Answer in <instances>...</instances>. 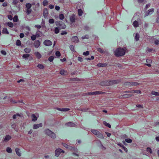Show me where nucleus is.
Here are the masks:
<instances>
[{"mask_svg": "<svg viewBox=\"0 0 159 159\" xmlns=\"http://www.w3.org/2000/svg\"><path fill=\"white\" fill-rule=\"evenodd\" d=\"M120 81L118 80H112L103 81L100 83V85L101 86L109 85L113 84H117Z\"/></svg>", "mask_w": 159, "mask_h": 159, "instance_id": "1", "label": "nucleus"}, {"mask_svg": "<svg viewBox=\"0 0 159 159\" xmlns=\"http://www.w3.org/2000/svg\"><path fill=\"white\" fill-rule=\"evenodd\" d=\"M115 55L117 57L121 56L125 53V50L123 48H118L114 51Z\"/></svg>", "mask_w": 159, "mask_h": 159, "instance_id": "2", "label": "nucleus"}, {"mask_svg": "<svg viewBox=\"0 0 159 159\" xmlns=\"http://www.w3.org/2000/svg\"><path fill=\"white\" fill-rule=\"evenodd\" d=\"M91 131L92 133L96 135L97 137H98L99 138L101 139L103 138V137L102 134L98 130L95 129H92L91 130Z\"/></svg>", "mask_w": 159, "mask_h": 159, "instance_id": "3", "label": "nucleus"}, {"mask_svg": "<svg viewBox=\"0 0 159 159\" xmlns=\"http://www.w3.org/2000/svg\"><path fill=\"white\" fill-rule=\"evenodd\" d=\"M44 132L46 134L52 138L54 139L56 137L55 134L48 129H46Z\"/></svg>", "mask_w": 159, "mask_h": 159, "instance_id": "4", "label": "nucleus"}, {"mask_svg": "<svg viewBox=\"0 0 159 159\" xmlns=\"http://www.w3.org/2000/svg\"><path fill=\"white\" fill-rule=\"evenodd\" d=\"M64 151L60 148L57 149L55 151V155L58 157L61 153H64Z\"/></svg>", "mask_w": 159, "mask_h": 159, "instance_id": "5", "label": "nucleus"}, {"mask_svg": "<svg viewBox=\"0 0 159 159\" xmlns=\"http://www.w3.org/2000/svg\"><path fill=\"white\" fill-rule=\"evenodd\" d=\"M52 41L49 40H46L43 42V44L46 46H50L52 45Z\"/></svg>", "mask_w": 159, "mask_h": 159, "instance_id": "6", "label": "nucleus"}, {"mask_svg": "<svg viewBox=\"0 0 159 159\" xmlns=\"http://www.w3.org/2000/svg\"><path fill=\"white\" fill-rule=\"evenodd\" d=\"M41 44V42L38 40H37L34 42V45L36 48H38L39 47Z\"/></svg>", "mask_w": 159, "mask_h": 159, "instance_id": "7", "label": "nucleus"}, {"mask_svg": "<svg viewBox=\"0 0 159 159\" xmlns=\"http://www.w3.org/2000/svg\"><path fill=\"white\" fill-rule=\"evenodd\" d=\"M154 8H151L147 11L145 12V16H148L149 15L152 14L154 12Z\"/></svg>", "mask_w": 159, "mask_h": 159, "instance_id": "8", "label": "nucleus"}, {"mask_svg": "<svg viewBox=\"0 0 159 159\" xmlns=\"http://www.w3.org/2000/svg\"><path fill=\"white\" fill-rule=\"evenodd\" d=\"M88 93L89 95H98L99 94H102L103 93V92L101 91H95L89 92Z\"/></svg>", "mask_w": 159, "mask_h": 159, "instance_id": "9", "label": "nucleus"}, {"mask_svg": "<svg viewBox=\"0 0 159 159\" xmlns=\"http://www.w3.org/2000/svg\"><path fill=\"white\" fill-rule=\"evenodd\" d=\"M71 40L74 43H77L79 42V40L77 36H73L71 38Z\"/></svg>", "mask_w": 159, "mask_h": 159, "instance_id": "10", "label": "nucleus"}, {"mask_svg": "<svg viewBox=\"0 0 159 159\" xmlns=\"http://www.w3.org/2000/svg\"><path fill=\"white\" fill-rule=\"evenodd\" d=\"M65 125L69 127H76V125L74 123L71 122H69L65 124Z\"/></svg>", "mask_w": 159, "mask_h": 159, "instance_id": "11", "label": "nucleus"}, {"mask_svg": "<svg viewBox=\"0 0 159 159\" xmlns=\"http://www.w3.org/2000/svg\"><path fill=\"white\" fill-rule=\"evenodd\" d=\"M11 136L7 135H6L5 138L3 139V141L4 142L8 141L10 139H11Z\"/></svg>", "mask_w": 159, "mask_h": 159, "instance_id": "12", "label": "nucleus"}, {"mask_svg": "<svg viewBox=\"0 0 159 159\" xmlns=\"http://www.w3.org/2000/svg\"><path fill=\"white\" fill-rule=\"evenodd\" d=\"M70 21L71 23H74L75 21V16L74 14H73L70 18Z\"/></svg>", "mask_w": 159, "mask_h": 159, "instance_id": "13", "label": "nucleus"}, {"mask_svg": "<svg viewBox=\"0 0 159 159\" xmlns=\"http://www.w3.org/2000/svg\"><path fill=\"white\" fill-rule=\"evenodd\" d=\"M42 123H39L38 124H34L33 125V128L34 129H37L39 127L42 126Z\"/></svg>", "mask_w": 159, "mask_h": 159, "instance_id": "14", "label": "nucleus"}, {"mask_svg": "<svg viewBox=\"0 0 159 159\" xmlns=\"http://www.w3.org/2000/svg\"><path fill=\"white\" fill-rule=\"evenodd\" d=\"M34 54L36 57L38 59H39L41 58V55L39 52H35L34 53Z\"/></svg>", "mask_w": 159, "mask_h": 159, "instance_id": "15", "label": "nucleus"}, {"mask_svg": "<svg viewBox=\"0 0 159 159\" xmlns=\"http://www.w3.org/2000/svg\"><path fill=\"white\" fill-rule=\"evenodd\" d=\"M59 27L61 29H65L66 27V25L63 22L61 21Z\"/></svg>", "mask_w": 159, "mask_h": 159, "instance_id": "16", "label": "nucleus"}, {"mask_svg": "<svg viewBox=\"0 0 159 159\" xmlns=\"http://www.w3.org/2000/svg\"><path fill=\"white\" fill-rule=\"evenodd\" d=\"M107 66V64L106 63H99L97 65V66L99 67H106Z\"/></svg>", "mask_w": 159, "mask_h": 159, "instance_id": "17", "label": "nucleus"}, {"mask_svg": "<svg viewBox=\"0 0 159 159\" xmlns=\"http://www.w3.org/2000/svg\"><path fill=\"white\" fill-rule=\"evenodd\" d=\"M48 14V11L47 8H45L43 10V15L44 17H46Z\"/></svg>", "mask_w": 159, "mask_h": 159, "instance_id": "18", "label": "nucleus"}, {"mask_svg": "<svg viewBox=\"0 0 159 159\" xmlns=\"http://www.w3.org/2000/svg\"><path fill=\"white\" fill-rule=\"evenodd\" d=\"M128 84L130 85L137 86L139 85V83L134 82H130L128 83Z\"/></svg>", "mask_w": 159, "mask_h": 159, "instance_id": "19", "label": "nucleus"}, {"mask_svg": "<svg viewBox=\"0 0 159 159\" xmlns=\"http://www.w3.org/2000/svg\"><path fill=\"white\" fill-rule=\"evenodd\" d=\"M2 33L3 34H9V32H8L7 29L6 28H3Z\"/></svg>", "mask_w": 159, "mask_h": 159, "instance_id": "20", "label": "nucleus"}, {"mask_svg": "<svg viewBox=\"0 0 159 159\" xmlns=\"http://www.w3.org/2000/svg\"><path fill=\"white\" fill-rule=\"evenodd\" d=\"M20 149L18 148H16L15 149V151L16 153V154L19 156H21V153L20 152Z\"/></svg>", "mask_w": 159, "mask_h": 159, "instance_id": "21", "label": "nucleus"}, {"mask_svg": "<svg viewBox=\"0 0 159 159\" xmlns=\"http://www.w3.org/2000/svg\"><path fill=\"white\" fill-rule=\"evenodd\" d=\"M42 34V33L41 32L39 31V30H38L37 31L35 35L37 37H39L41 36Z\"/></svg>", "mask_w": 159, "mask_h": 159, "instance_id": "22", "label": "nucleus"}, {"mask_svg": "<svg viewBox=\"0 0 159 159\" xmlns=\"http://www.w3.org/2000/svg\"><path fill=\"white\" fill-rule=\"evenodd\" d=\"M133 25L134 27L136 28L139 26V23L137 21L135 20L133 23Z\"/></svg>", "mask_w": 159, "mask_h": 159, "instance_id": "23", "label": "nucleus"}, {"mask_svg": "<svg viewBox=\"0 0 159 159\" xmlns=\"http://www.w3.org/2000/svg\"><path fill=\"white\" fill-rule=\"evenodd\" d=\"M31 49L29 48H26L24 49V51L27 53H28L30 52Z\"/></svg>", "mask_w": 159, "mask_h": 159, "instance_id": "24", "label": "nucleus"}, {"mask_svg": "<svg viewBox=\"0 0 159 159\" xmlns=\"http://www.w3.org/2000/svg\"><path fill=\"white\" fill-rule=\"evenodd\" d=\"M32 120L34 121H35L37 120V118L36 116L34 114H33L32 115Z\"/></svg>", "mask_w": 159, "mask_h": 159, "instance_id": "25", "label": "nucleus"}, {"mask_svg": "<svg viewBox=\"0 0 159 159\" xmlns=\"http://www.w3.org/2000/svg\"><path fill=\"white\" fill-rule=\"evenodd\" d=\"M30 56V54H24L22 56L23 58H25V60H27V58Z\"/></svg>", "mask_w": 159, "mask_h": 159, "instance_id": "26", "label": "nucleus"}, {"mask_svg": "<svg viewBox=\"0 0 159 159\" xmlns=\"http://www.w3.org/2000/svg\"><path fill=\"white\" fill-rule=\"evenodd\" d=\"M25 6L27 9H29L31 7L32 5L30 3H28L26 4Z\"/></svg>", "mask_w": 159, "mask_h": 159, "instance_id": "27", "label": "nucleus"}, {"mask_svg": "<svg viewBox=\"0 0 159 159\" xmlns=\"http://www.w3.org/2000/svg\"><path fill=\"white\" fill-rule=\"evenodd\" d=\"M103 124L106 126L108 127L109 128H111V125L108 123H107L105 121H104L103 122Z\"/></svg>", "mask_w": 159, "mask_h": 159, "instance_id": "28", "label": "nucleus"}, {"mask_svg": "<svg viewBox=\"0 0 159 159\" xmlns=\"http://www.w3.org/2000/svg\"><path fill=\"white\" fill-rule=\"evenodd\" d=\"M59 18L60 20H63L64 18V14H60L59 16Z\"/></svg>", "mask_w": 159, "mask_h": 159, "instance_id": "29", "label": "nucleus"}, {"mask_svg": "<svg viewBox=\"0 0 159 159\" xmlns=\"http://www.w3.org/2000/svg\"><path fill=\"white\" fill-rule=\"evenodd\" d=\"M151 94L152 95H154L157 96H159V93L157 92H156L154 91H152L151 93Z\"/></svg>", "mask_w": 159, "mask_h": 159, "instance_id": "30", "label": "nucleus"}, {"mask_svg": "<svg viewBox=\"0 0 159 159\" xmlns=\"http://www.w3.org/2000/svg\"><path fill=\"white\" fill-rule=\"evenodd\" d=\"M7 25L11 28H12L13 27V24L11 22H9L7 23Z\"/></svg>", "mask_w": 159, "mask_h": 159, "instance_id": "31", "label": "nucleus"}, {"mask_svg": "<svg viewBox=\"0 0 159 159\" xmlns=\"http://www.w3.org/2000/svg\"><path fill=\"white\" fill-rule=\"evenodd\" d=\"M18 20V16L16 15L15 16L13 19V21L14 22H17Z\"/></svg>", "mask_w": 159, "mask_h": 159, "instance_id": "32", "label": "nucleus"}, {"mask_svg": "<svg viewBox=\"0 0 159 159\" xmlns=\"http://www.w3.org/2000/svg\"><path fill=\"white\" fill-rule=\"evenodd\" d=\"M130 93H140L141 92V91L139 90H132L130 91Z\"/></svg>", "mask_w": 159, "mask_h": 159, "instance_id": "33", "label": "nucleus"}, {"mask_svg": "<svg viewBox=\"0 0 159 159\" xmlns=\"http://www.w3.org/2000/svg\"><path fill=\"white\" fill-rule=\"evenodd\" d=\"M67 72L65 71L64 70H61L60 71V73L61 75H66Z\"/></svg>", "mask_w": 159, "mask_h": 159, "instance_id": "34", "label": "nucleus"}, {"mask_svg": "<svg viewBox=\"0 0 159 159\" xmlns=\"http://www.w3.org/2000/svg\"><path fill=\"white\" fill-rule=\"evenodd\" d=\"M60 30L58 27H55L54 28V32L56 34H58Z\"/></svg>", "mask_w": 159, "mask_h": 159, "instance_id": "35", "label": "nucleus"}, {"mask_svg": "<svg viewBox=\"0 0 159 159\" xmlns=\"http://www.w3.org/2000/svg\"><path fill=\"white\" fill-rule=\"evenodd\" d=\"M48 2L47 0H44L43 2V5L44 6H46L48 5Z\"/></svg>", "mask_w": 159, "mask_h": 159, "instance_id": "36", "label": "nucleus"}, {"mask_svg": "<svg viewBox=\"0 0 159 159\" xmlns=\"http://www.w3.org/2000/svg\"><path fill=\"white\" fill-rule=\"evenodd\" d=\"M83 12L81 9H79L78 10V14L80 16H81L82 15Z\"/></svg>", "mask_w": 159, "mask_h": 159, "instance_id": "37", "label": "nucleus"}, {"mask_svg": "<svg viewBox=\"0 0 159 159\" xmlns=\"http://www.w3.org/2000/svg\"><path fill=\"white\" fill-rule=\"evenodd\" d=\"M139 34L138 33L136 34V35L135 37V39L136 41H138V40H139Z\"/></svg>", "mask_w": 159, "mask_h": 159, "instance_id": "38", "label": "nucleus"}, {"mask_svg": "<svg viewBox=\"0 0 159 159\" xmlns=\"http://www.w3.org/2000/svg\"><path fill=\"white\" fill-rule=\"evenodd\" d=\"M21 41L19 40H17L16 42V45L17 46H20L21 45Z\"/></svg>", "mask_w": 159, "mask_h": 159, "instance_id": "39", "label": "nucleus"}, {"mask_svg": "<svg viewBox=\"0 0 159 159\" xmlns=\"http://www.w3.org/2000/svg\"><path fill=\"white\" fill-rule=\"evenodd\" d=\"M70 50L72 52H74L75 51V47L73 45H71L70 46Z\"/></svg>", "mask_w": 159, "mask_h": 159, "instance_id": "40", "label": "nucleus"}, {"mask_svg": "<svg viewBox=\"0 0 159 159\" xmlns=\"http://www.w3.org/2000/svg\"><path fill=\"white\" fill-rule=\"evenodd\" d=\"M7 152L9 153L12 152V150L11 148L9 147H7L6 149Z\"/></svg>", "mask_w": 159, "mask_h": 159, "instance_id": "41", "label": "nucleus"}, {"mask_svg": "<svg viewBox=\"0 0 159 159\" xmlns=\"http://www.w3.org/2000/svg\"><path fill=\"white\" fill-rule=\"evenodd\" d=\"M147 51L149 52H151L152 51L154 52L155 51V50L153 48H147Z\"/></svg>", "mask_w": 159, "mask_h": 159, "instance_id": "42", "label": "nucleus"}, {"mask_svg": "<svg viewBox=\"0 0 159 159\" xmlns=\"http://www.w3.org/2000/svg\"><path fill=\"white\" fill-rule=\"evenodd\" d=\"M54 59V57L53 56H50L48 59V61L50 62H52L53 61Z\"/></svg>", "mask_w": 159, "mask_h": 159, "instance_id": "43", "label": "nucleus"}, {"mask_svg": "<svg viewBox=\"0 0 159 159\" xmlns=\"http://www.w3.org/2000/svg\"><path fill=\"white\" fill-rule=\"evenodd\" d=\"M48 22L49 24H53L55 22V21L53 19H50L48 20Z\"/></svg>", "mask_w": 159, "mask_h": 159, "instance_id": "44", "label": "nucleus"}, {"mask_svg": "<svg viewBox=\"0 0 159 159\" xmlns=\"http://www.w3.org/2000/svg\"><path fill=\"white\" fill-rule=\"evenodd\" d=\"M37 66L40 69H43L44 68V66L42 64H38Z\"/></svg>", "mask_w": 159, "mask_h": 159, "instance_id": "45", "label": "nucleus"}, {"mask_svg": "<svg viewBox=\"0 0 159 159\" xmlns=\"http://www.w3.org/2000/svg\"><path fill=\"white\" fill-rule=\"evenodd\" d=\"M32 11V10L31 9H27L26 11V14L29 15L31 13Z\"/></svg>", "mask_w": 159, "mask_h": 159, "instance_id": "46", "label": "nucleus"}, {"mask_svg": "<svg viewBox=\"0 0 159 159\" xmlns=\"http://www.w3.org/2000/svg\"><path fill=\"white\" fill-rule=\"evenodd\" d=\"M70 110V109L68 108H61V111H67Z\"/></svg>", "mask_w": 159, "mask_h": 159, "instance_id": "47", "label": "nucleus"}, {"mask_svg": "<svg viewBox=\"0 0 159 159\" xmlns=\"http://www.w3.org/2000/svg\"><path fill=\"white\" fill-rule=\"evenodd\" d=\"M146 151L148 152L152 153V149L149 147H148L147 148Z\"/></svg>", "mask_w": 159, "mask_h": 159, "instance_id": "48", "label": "nucleus"}, {"mask_svg": "<svg viewBox=\"0 0 159 159\" xmlns=\"http://www.w3.org/2000/svg\"><path fill=\"white\" fill-rule=\"evenodd\" d=\"M36 37H37L35 35H32L31 36V39L33 40H35L36 39Z\"/></svg>", "mask_w": 159, "mask_h": 159, "instance_id": "49", "label": "nucleus"}, {"mask_svg": "<svg viewBox=\"0 0 159 159\" xmlns=\"http://www.w3.org/2000/svg\"><path fill=\"white\" fill-rule=\"evenodd\" d=\"M98 51L99 52H100L101 53H104V51L101 48H99L98 49Z\"/></svg>", "mask_w": 159, "mask_h": 159, "instance_id": "50", "label": "nucleus"}, {"mask_svg": "<svg viewBox=\"0 0 159 159\" xmlns=\"http://www.w3.org/2000/svg\"><path fill=\"white\" fill-rule=\"evenodd\" d=\"M89 52L88 51H87L86 52H84L83 53V54L84 56H88L89 54Z\"/></svg>", "mask_w": 159, "mask_h": 159, "instance_id": "51", "label": "nucleus"}, {"mask_svg": "<svg viewBox=\"0 0 159 159\" xmlns=\"http://www.w3.org/2000/svg\"><path fill=\"white\" fill-rule=\"evenodd\" d=\"M125 141L128 143H131L132 142V140L130 139H125Z\"/></svg>", "mask_w": 159, "mask_h": 159, "instance_id": "52", "label": "nucleus"}, {"mask_svg": "<svg viewBox=\"0 0 159 159\" xmlns=\"http://www.w3.org/2000/svg\"><path fill=\"white\" fill-rule=\"evenodd\" d=\"M81 38L83 39H88L89 38V36L88 35H86L84 36H82Z\"/></svg>", "mask_w": 159, "mask_h": 159, "instance_id": "53", "label": "nucleus"}, {"mask_svg": "<svg viewBox=\"0 0 159 159\" xmlns=\"http://www.w3.org/2000/svg\"><path fill=\"white\" fill-rule=\"evenodd\" d=\"M56 55L57 56L59 57L61 56V53L58 51L56 52L55 53Z\"/></svg>", "mask_w": 159, "mask_h": 159, "instance_id": "54", "label": "nucleus"}, {"mask_svg": "<svg viewBox=\"0 0 159 159\" xmlns=\"http://www.w3.org/2000/svg\"><path fill=\"white\" fill-rule=\"evenodd\" d=\"M61 21H57L55 22V24L57 26H59Z\"/></svg>", "mask_w": 159, "mask_h": 159, "instance_id": "55", "label": "nucleus"}, {"mask_svg": "<svg viewBox=\"0 0 159 159\" xmlns=\"http://www.w3.org/2000/svg\"><path fill=\"white\" fill-rule=\"evenodd\" d=\"M67 33L66 31H62L61 33V35H64L65 34H66Z\"/></svg>", "mask_w": 159, "mask_h": 159, "instance_id": "56", "label": "nucleus"}, {"mask_svg": "<svg viewBox=\"0 0 159 159\" xmlns=\"http://www.w3.org/2000/svg\"><path fill=\"white\" fill-rule=\"evenodd\" d=\"M131 95L130 94H125L124 95H123V97L124 98H129V97H131Z\"/></svg>", "mask_w": 159, "mask_h": 159, "instance_id": "57", "label": "nucleus"}, {"mask_svg": "<svg viewBox=\"0 0 159 159\" xmlns=\"http://www.w3.org/2000/svg\"><path fill=\"white\" fill-rule=\"evenodd\" d=\"M16 116H20V115L19 114H17L16 115H14L13 116V118L14 119H16Z\"/></svg>", "mask_w": 159, "mask_h": 159, "instance_id": "58", "label": "nucleus"}, {"mask_svg": "<svg viewBox=\"0 0 159 159\" xmlns=\"http://www.w3.org/2000/svg\"><path fill=\"white\" fill-rule=\"evenodd\" d=\"M34 27L35 28H36L38 29H39L41 28V26L39 25H35L34 26Z\"/></svg>", "mask_w": 159, "mask_h": 159, "instance_id": "59", "label": "nucleus"}, {"mask_svg": "<svg viewBox=\"0 0 159 159\" xmlns=\"http://www.w3.org/2000/svg\"><path fill=\"white\" fill-rule=\"evenodd\" d=\"M18 2V1L17 0H13L12 2V3L14 5H16Z\"/></svg>", "mask_w": 159, "mask_h": 159, "instance_id": "60", "label": "nucleus"}, {"mask_svg": "<svg viewBox=\"0 0 159 159\" xmlns=\"http://www.w3.org/2000/svg\"><path fill=\"white\" fill-rule=\"evenodd\" d=\"M154 43L157 45H158L159 44V40L157 39H156L154 41Z\"/></svg>", "mask_w": 159, "mask_h": 159, "instance_id": "61", "label": "nucleus"}, {"mask_svg": "<svg viewBox=\"0 0 159 159\" xmlns=\"http://www.w3.org/2000/svg\"><path fill=\"white\" fill-rule=\"evenodd\" d=\"M78 59L79 61L80 62H82L83 61V59L81 57H78Z\"/></svg>", "mask_w": 159, "mask_h": 159, "instance_id": "62", "label": "nucleus"}, {"mask_svg": "<svg viewBox=\"0 0 159 159\" xmlns=\"http://www.w3.org/2000/svg\"><path fill=\"white\" fill-rule=\"evenodd\" d=\"M8 19H9L10 20H11L13 19V17L11 15H8Z\"/></svg>", "mask_w": 159, "mask_h": 159, "instance_id": "63", "label": "nucleus"}, {"mask_svg": "<svg viewBox=\"0 0 159 159\" xmlns=\"http://www.w3.org/2000/svg\"><path fill=\"white\" fill-rule=\"evenodd\" d=\"M25 35L23 33H21L20 34V37L21 38H22L24 37Z\"/></svg>", "mask_w": 159, "mask_h": 159, "instance_id": "64", "label": "nucleus"}]
</instances>
